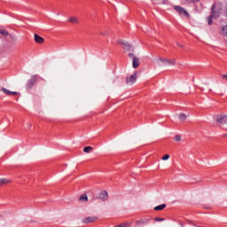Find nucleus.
I'll return each mask as SVG.
<instances>
[{"label": "nucleus", "instance_id": "obj_19", "mask_svg": "<svg viewBox=\"0 0 227 227\" xmlns=\"http://www.w3.org/2000/svg\"><path fill=\"white\" fill-rule=\"evenodd\" d=\"M213 16L212 15H210L208 18H207V24L209 25V26H212V24H214V20H213Z\"/></svg>", "mask_w": 227, "mask_h": 227}, {"label": "nucleus", "instance_id": "obj_28", "mask_svg": "<svg viewBox=\"0 0 227 227\" xmlns=\"http://www.w3.org/2000/svg\"><path fill=\"white\" fill-rule=\"evenodd\" d=\"M164 220H165L164 218H159V217L154 218V221H156V222H160V221H164Z\"/></svg>", "mask_w": 227, "mask_h": 227}, {"label": "nucleus", "instance_id": "obj_5", "mask_svg": "<svg viewBox=\"0 0 227 227\" xmlns=\"http://www.w3.org/2000/svg\"><path fill=\"white\" fill-rule=\"evenodd\" d=\"M174 9L176 10V12H177V13H179V15H184V17H189V12H187V11H185V9H184L182 6L176 5L174 6Z\"/></svg>", "mask_w": 227, "mask_h": 227}, {"label": "nucleus", "instance_id": "obj_1", "mask_svg": "<svg viewBox=\"0 0 227 227\" xmlns=\"http://www.w3.org/2000/svg\"><path fill=\"white\" fill-rule=\"evenodd\" d=\"M37 77L38 76L36 74H34L31 76V78L27 82V90H31L33 88V86H35V84H36Z\"/></svg>", "mask_w": 227, "mask_h": 227}, {"label": "nucleus", "instance_id": "obj_23", "mask_svg": "<svg viewBox=\"0 0 227 227\" xmlns=\"http://www.w3.org/2000/svg\"><path fill=\"white\" fill-rule=\"evenodd\" d=\"M175 141H182V137H180V135H177L175 137Z\"/></svg>", "mask_w": 227, "mask_h": 227}, {"label": "nucleus", "instance_id": "obj_20", "mask_svg": "<svg viewBox=\"0 0 227 227\" xmlns=\"http://www.w3.org/2000/svg\"><path fill=\"white\" fill-rule=\"evenodd\" d=\"M0 35H3V36H10V33L4 29L1 30Z\"/></svg>", "mask_w": 227, "mask_h": 227}, {"label": "nucleus", "instance_id": "obj_18", "mask_svg": "<svg viewBox=\"0 0 227 227\" xmlns=\"http://www.w3.org/2000/svg\"><path fill=\"white\" fill-rule=\"evenodd\" d=\"M91 150H93V147H91V146H86V147H84L83 152H84L85 153H90V152H91Z\"/></svg>", "mask_w": 227, "mask_h": 227}, {"label": "nucleus", "instance_id": "obj_24", "mask_svg": "<svg viewBox=\"0 0 227 227\" xmlns=\"http://www.w3.org/2000/svg\"><path fill=\"white\" fill-rule=\"evenodd\" d=\"M223 15H224V17H226V19H227V4L224 6V9H223Z\"/></svg>", "mask_w": 227, "mask_h": 227}, {"label": "nucleus", "instance_id": "obj_16", "mask_svg": "<svg viewBox=\"0 0 227 227\" xmlns=\"http://www.w3.org/2000/svg\"><path fill=\"white\" fill-rule=\"evenodd\" d=\"M6 184H10V180L0 178V185H6Z\"/></svg>", "mask_w": 227, "mask_h": 227}, {"label": "nucleus", "instance_id": "obj_2", "mask_svg": "<svg viewBox=\"0 0 227 227\" xmlns=\"http://www.w3.org/2000/svg\"><path fill=\"white\" fill-rule=\"evenodd\" d=\"M216 122L219 125H226L227 123V114H222L216 116Z\"/></svg>", "mask_w": 227, "mask_h": 227}, {"label": "nucleus", "instance_id": "obj_25", "mask_svg": "<svg viewBox=\"0 0 227 227\" xmlns=\"http://www.w3.org/2000/svg\"><path fill=\"white\" fill-rule=\"evenodd\" d=\"M161 159L162 160H168L169 159V154H165Z\"/></svg>", "mask_w": 227, "mask_h": 227}, {"label": "nucleus", "instance_id": "obj_15", "mask_svg": "<svg viewBox=\"0 0 227 227\" xmlns=\"http://www.w3.org/2000/svg\"><path fill=\"white\" fill-rule=\"evenodd\" d=\"M165 207H166V204H161V205L156 206L154 207V210H156V211L164 210Z\"/></svg>", "mask_w": 227, "mask_h": 227}, {"label": "nucleus", "instance_id": "obj_32", "mask_svg": "<svg viewBox=\"0 0 227 227\" xmlns=\"http://www.w3.org/2000/svg\"><path fill=\"white\" fill-rule=\"evenodd\" d=\"M223 137H227V134H223Z\"/></svg>", "mask_w": 227, "mask_h": 227}, {"label": "nucleus", "instance_id": "obj_30", "mask_svg": "<svg viewBox=\"0 0 227 227\" xmlns=\"http://www.w3.org/2000/svg\"><path fill=\"white\" fill-rule=\"evenodd\" d=\"M188 3H194L195 1H200V0H186Z\"/></svg>", "mask_w": 227, "mask_h": 227}, {"label": "nucleus", "instance_id": "obj_3", "mask_svg": "<svg viewBox=\"0 0 227 227\" xmlns=\"http://www.w3.org/2000/svg\"><path fill=\"white\" fill-rule=\"evenodd\" d=\"M129 58H130V59H133V61H132L133 68H137V67H139V65H140L139 58H137V56L134 55V53H129Z\"/></svg>", "mask_w": 227, "mask_h": 227}, {"label": "nucleus", "instance_id": "obj_10", "mask_svg": "<svg viewBox=\"0 0 227 227\" xmlns=\"http://www.w3.org/2000/svg\"><path fill=\"white\" fill-rule=\"evenodd\" d=\"M34 40L36 43H43L45 42L43 37L40 36L38 34L34 35Z\"/></svg>", "mask_w": 227, "mask_h": 227}, {"label": "nucleus", "instance_id": "obj_13", "mask_svg": "<svg viewBox=\"0 0 227 227\" xmlns=\"http://www.w3.org/2000/svg\"><path fill=\"white\" fill-rule=\"evenodd\" d=\"M67 22H71L72 24H79V19H77V17H70L68 18Z\"/></svg>", "mask_w": 227, "mask_h": 227}, {"label": "nucleus", "instance_id": "obj_4", "mask_svg": "<svg viewBox=\"0 0 227 227\" xmlns=\"http://www.w3.org/2000/svg\"><path fill=\"white\" fill-rule=\"evenodd\" d=\"M118 43L120 45H122V48L125 49V51H132V45L130 43H127V41H123L121 39L118 40Z\"/></svg>", "mask_w": 227, "mask_h": 227}, {"label": "nucleus", "instance_id": "obj_6", "mask_svg": "<svg viewBox=\"0 0 227 227\" xmlns=\"http://www.w3.org/2000/svg\"><path fill=\"white\" fill-rule=\"evenodd\" d=\"M158 61L162 63V65H165L166 67L169 65H176V60L175 59H159Z\"/></svg>", "mask_w": 227, "mask_h": 227}, {"label": "nucleus", "instance_id": "obj_7", "mask_svg": "<svg viewBox=\"0 0 227 227\" xmlns=\"http://www.w3.org/2000/svg\"><path fill=\"white\" fill-rule=\"evenodd\" d=\"M137 80V73H135L126 79V82L127 84L132 85L134 84V82H136Z\"/></svg>", "mask_w": 227, "mask_h": 227}, {"label": "nucleus", "instance_id": "obj_11", "mask_svg": "<svg viewBox=\"0 0 227 227\" xmlns=\"http://www.w3.org/2000/svg\"><path fill=\"white\" fill-rule=\"evenodd\" d=\"M2 91H4V93L5 95H19V92H17V91H11V90H9L8 89H5V88H3Z\"/></svg>", "mask_w": 227, "mask_h": 227}, {"label": "nucleus", "instance_id": "obj_33", "mask_svg": "<svg viewBox=\"0 0 227 227\" xmlns=\"http://www.w3.org/2000/svg\"><path fill=\"white\" fill-rule=\"evenodd\" d=\"M159 66H160V67H161V66H162V64L159 63Z\"/></svg>", "mask_w": 227, "mask_h": 227}, {"label": "nucleus", "instance_id": "obj_12", "mask_svg": "<svg viewBox=\"0 0 227 227\" xmlns=\"http://www.w3.org/2000/svg\"><path fill=\"white\" fill-rule=\"evenodd\" d=\"M107 198V192L106 191L101 192V193L99 194V200H102V201H106Z\"/></svg>", "mask_w": 227, "mask_h": 227}, {"label": "nucleus", "instance_id": "obj_14", "mask_svg": "<svg viewBox=\"0 0 227 227\" xmlns=\"http://www.w3.org/2000/svg\"><path fill=\"white\" fill-rule=\"evenodd\" d=\"M214 8H215V5H213L212 6V16L215 18V19H217L219 17V15H221V12H215L214 11Z\"/></svg>", "mask_w": 227, "mask_h": 227}, {"label": "nucleus", "instance_id": "obj_21", "mask_svg": "<svg viewBox=\"0 0 227 227\" xmlns=\"http://www.w3.org/2000/svg\"><path fill=\"white\" fill-rule=\"evenodd\" d=\"M80 200L81 201H88V195H86V194L81 195Z\"/></svg>", "mask_w": 227, "mask_h": 227}, {"label": "nucleus", "instance_id": "obj_27", "mask_svg": "<svg viewBox=\"0 0 227 227\" xmlns=\"http://www.w3.org/2000/svg\"><path fill=\"white\" fill-rule=\"evenodd\" d=\"M9 36L12 40H17V37L15 35H13V34H9Z\"/></svg>", "mask_w": 227, "mask_h": 227}, {"label": "nucleus", "instance_id": "obj_9", "mask_svg": "<svg viewBox=\"0 0 227 227\" xmlns=\"http://www.w3.org/2000/svg\"><path fill=\"white\" fill-rule=\"evenodd\" d=\"M95 221H97L95 216H88L83 219L84 224H90V223H95Z\"/></svg>", "mask_w": 227, "mask_h": 227}, {"label": "nucleus", "instance_id": "obj_22", "mask_svg": "<svg viewBox=\"0 0 227 227\" xmlns=\"http://www.w3.org/2000/svg\"><path fill=\"white\" fill-rule=\"evenodd\" d=\"M222 35L227 36V25L222 27Z\"/></svg>", "mask_w": 227, "mask_h": 227}, {"label": "nucleus", "instance_id": "obj_31", "mask_svg": "<svg viewBox=\"0 0 227 227\" xmlns=\"http://www.w3.org/2000/svg\"><path fill=\"white\" fill-rule=\"evenodd\" d=\"M179 225H180L181 227H184V223H179Z\"/></svg>", "mask_w": 227, "mask_h": 227}, {"label": "nucleus", "instance_id": "obj_29", "mask_svg": "<svg viewBox=\"0 0 227 227\" xmlns=\"http://www.w3.org/2000/svg\"><path fill=\"white\" fill-rule=\"evenodd\" d=\"M222 79H224L225 81H227V74H223L222 75Z\"/></svg>", "mask_w": 227, "mask_h": 227}, {"label": "nucleus", "instance_id": "obj_17", "mask_svg": "<svg viewBox=\"0 0 227 227\" xmlns=\"http://www.w3.org/2000/svg\"><path fill=\"white\" fill-rule=\"evenodd\" d=\"M179 120L181 121H185V120H187V115H185L184 114H179Z\"/></svg>", "mask_w": 227, "mask_h": 227}, {"label": "nucleus", "instance_id": "obj_26", "mask_svg": "<svg viewBox=\"0 0 227 227\" xmlns=\"http://www.w3.org/2000/svg\"><path fill=\"white\" fill-rule=\"evenodd\" d=\"M127 226H129V223H121L119 225H115V227H127Z\"/></svg>", "mask_w": 227, "mask_h": 227}, {"label": "nucleus", "instance_id": "obj_8", "mask_svg": "<svg viewBox=\"0 0 227 227\" xmlns=\"http://www.w3.org/2000/svg\"><path fill=\"white\" fill-rule=\"evenodd\" d=\"M150 221H152V218H144L139 221H137V226H141V225L143 226L145 224H148Z\"/></svg>", "mask_w": 227, "mask_h": 227}]
</instances>
